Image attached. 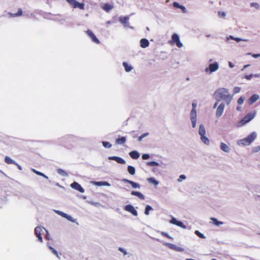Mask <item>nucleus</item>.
Listing matches in <instances>:
<instances>
[{
  "label": "nucleus",
  "mask_w": 260,
  "mask_h": 260,
  "mask_svg": "<svg viewBox=\"0 0 260 260\" xmlns=\"http://www.w3.org/2000/svg\"><path fill=\"white\" fill-rule=\"evenodd\" d=\"M195 234L201 238H202V239L205 238V236L204 235V234L200 233L199 231H196Z\"/></svg>",
  "instance_id": "38"
},
{
  "label": "nucleus",
  "mask_w": 260,
  "mask_h": 260,
  "mask_svg": "<svg viewBox=\"0 0 260 260\" xmlns=\"http://www.w3.org/2000/svg\"><path fill=\"white\" fill-rule=\"evenodd\" d=\"M113 7L112 5L109 4H105L104 5L103 7V10H104L107 12H109L111 10L113 9Z\"/></svg>",
  "instance_id": "19"
},
{
  "label": "nucleus",
  "mask_w": 260,
  "mask_h": 260,
  "mask_svg": "<svg viewBox=\"0 0 260 260\" xmlns=\"http://www.w3.org/2000/svg\"><path fill=\"white\" fill-rule=\"evenodd\" d=\"M201 138L202 141L206 144L209 145L210 143V141L208 137H206L205 135H203V136H201Z\"/></svg>",
  "instance_id": "30"
},
{
  "label": "nucleus",
  "mask_w": 260,
  "mask_h": 260,
  "mask_svg": "<svg viewBox=\"0 0 260 260\" xmlns=\"http://www.w3.org/2000/svg\"><path fill=\"white\" fill-rule=\"evenodd\" d=\"M142 158L143 159H147L149 158V155L148 154H143L142 156Z\"/></svg>",
  "instance_id": "44"
},
{
  "label": "nucleus",
  "mask_w": 260,
  "mask_h": 260,
  "mask_svg": "<svg viewBox=\"0 0 260 260\" xmlns=\"http://www.w3.org/2000/svg\"><path fill=\"white\" fill-rule=\"evenodd\" d=\"M172 44H176L178 48L182 47L183 45L180 41L179 37L177 34H173L172 36V40L170 41Z\"/></svg>",
  "instance_id": "2"
},
{
  "label": "nucleus",
  "mask_w": 260,
  "mask_h": 260,
  "mask_svg": "<svg viewBox=\"0 0 260 260\" xmlns=\"http://www.w3.org/2000/svg\"><path fill=\"white\" fill-rule=\"evenodd\" d=\"M32 171L35 173L37 175H39V176H43V177L46 178V179H48V177L45 175L44 174H43V173H41L39 171H38L35 169H32Z\"/></svg>",
  "instance_id": "31"
},
{
  "label": "nucleus",
  "mask_w": 260,
  "mask_h": 260,
  "mask_svg": "<svg viewBox=\"0 0 260 260\" xmlns=\"http://www.w3.org/2000/svg\"><path fill=\"white\" fill-rule=\"evenodd\" d=\"M14 165H16L18 169L19 170H22L21 167L19 165H18L17 162H15V164H14Z\"/></svg>",
  "instance_id": "54"
},
{
  "label": "nucleus",
  "mask_w": 260,
  "mask_h": 260,
  "mask_svg": "<svg viewBox=\"0 0 260 260\" xmlns=\"http://www.w3.org/2000/svg\"><path fill=\"white\" fill-rule=\"evenodd\" d=\"M259 95L257 94H253L252 95L250 99H249V103L250 104H252L255 102L258 99H259Z\"/></svg>",
  "instance_id": "16"
},
{
  "label": "nucleus",
  "mask_w": 260,
  "mask_h": 260,
  "mask_svg": "<svg viewBox=\"0 0 260 260\" xmlns=\"http://www.w3.org/2000/svg\"><path fill=\"white\" fill-rule=\"evenodd\" d=\"M210 219L213 221V224L217 226L223 224V222L218 221V220L215 217H211Z\"/></svg>",
  "instance_id": "24"
},
{
  "label": "nucleus",
  "mask_w": 260,
  "mask_h": 260,
  "mask_svg": "<svg viewBox=\"0 0 260 260\" xmlns=\"http://www.w3.org/2000/svg\"><path fill=\"white\" fill-rule=\"evenodd\" d=\"M158 165L159 164L158 162H157L156 161H149V162H147V165L148 166L154 167V166H158Z\"/></svg>",
  "instance_id": "35"
},
{
  "label": "nucleus",
  "mask_w": 260,
  "mask_h": 260,
  "mask_svg": "<svg viewBox=\"0 0 260 260\" xmlns=\"http://www.w3.org/2000/svg\"><path fill=\"white\" fill-rule=\"evenodd\" d=\"M259 55L258 54H253L252 56L254 57H257L258 56H259Z\"/></svg>",
  "instance_id": "61"
},
{
  "label": "nucleus",
  "mask_w": 260,
  "mask_h": 260,
  "mask_svg": "<svg viewBox=\"0 0 260 260\" xmlns=\"http://www.w3.org/2000/svg\"><path fill=\"white\" fill-rule=\"evenodd\" d=\"M191 121L192 122V125L193 127H195L196 126V122H197V118H191Z\"/></svg>",
  "instance_id": "41"
},
{
  "label": "nucleus",
  "mask_w": 260,
  "mask_h": 260,
  "mask_svg": "<svg viewBox=\"0 0 260 260\" xmlns=\"http://www.w3.org/2000/svg\"><path fill=\"white\" fill-rule=\"evenodd\" d=\"M124 210L132 213L134 216L138 215V212L137 210L132 205H127L124 207Z\"/></svg>",
  "instance_id": "8"
},
{
  "label": "nucleus",
  "mask_w": 260,
  "mask_h": 260,
  "mask_svg": "<svg viewBox=\"0 0 260 260\" xmlns=\"http://www.w3.org/2000/svg\"><path fill=\"white\" fill-rule=\"evenodd\" d=\"M122 181L125 183H128L130 184L134 188H140V185L136 182H135L133 181L128 180L127 179H123Z\"/></svg>",
  "instance_id": "11"
},
{
  "label": "nucleus",
  "mask_w": 260,
  "mask_h": 260,
  "mask_svg": "<svg viewBox=\"0 0 260 260\" xmlns=\"http://www.w3.org/2000/svg\"><path fill=\"white\" fill-rule=\"evenodd\" d=\"M71 187L72 188H74V189L79 191L81 193H83L84 192V189L78 182H74L72 183L71 184Z\"/></svg>",
  "instance_id": "9"
},
{
  "label": "nucleus",
  "mask_w": 260,
  "mask_h": 260,
  "mask_svg": "<svg viewBox=\"0 0 260 260\" xmlns=\"http://www.w3.org/2000/svg\"><path fill=\"white\" fill-rule=\"evenodd\" d=\"M186 178V176L184 175H181L179 176V178L178 179L179 181H181L182 180L185 179Z\"/></svg>",
  "instance_id": "48"
},
{
  "label": "nucleus",
  "mask_w": 260,
  "mask_h": 260,
  "mask_svg": "<svg viewBox=\"0 0 260 260\" xmlns=\"http://www.w3.org/2000/svg\"><path fill=\"white\" fill-rule=\"evenodd\" d=\"M214 95L218 101H219L220 100H223L226 102L228 105L230 104L232 100V97L229 94L228 89L224 88H221L216 90Z\"/></svg>",
  "instance_id": "1"
},
{
  "label": "nucleus",
  "mask_w": 260,
  "mask_h": 260,
  "mask_svg": "<svg viewBox=\"0 0 260 260\" xmlns=\"http://www.w3.org/2000/svg\"><path fill=\"white\" fill-rule=\"evenodd\" d=\"M127 171L128 173L132 175H134L136 172L135 168L131 166H128L127 167Z\"/></svg>",
  "instance_id": "27"
},
{
  "label": "nucleus",
  "mask_w": 260,
  "mask_h": 260,
  "mask_svg": "<svg viewBox=\"0 0 260 260\" xmlns=\"http://www.w3.org/2000/svg\"><path fill=\"white\" fill-rule=\"evenodd\" d=\"M255 116V113L250 112L247 114L240 121V123L243 125L251 120Z\"/></svg>",
  "instance_id": "4"
},
{
  "label": "nucleus",
  "mask_w": 260,
  "mask_h": 260,
  "mask_svg": "<svg viewBox=\"0 0 260 260\" xmlns=\"http://www.w3.org/2000/svg\"><path fill=\"white\" fill-rule=\"evenodd\" d=\"M126 142V138L124 137L118 138L116 140L115 143L116 144H124Z\"/></svg>",
  "instance_id": "18"
},
{
  "label": "nucleus",
  "mask_w": 260,
  "mask_h": 260,
  "mask_svg": "<svg viewBox=\"0 0 260 260\" xmlns=\"http://www.w3.org/2000/svg\"><path fill=\"white\" fill-rule=\"evenodd\" d=\"M252 77H253V75L250 74L248 75H246L245 78L247 80H250L252 78Z\"/></svg>",
  "instance_id": "51"
},
{
  "label": "nucleus",
  "mask_w": 260,
  "mask_h": 260,
  "mask_svg": "<svg viewBox=\"0 0 260 260\" xmlns=\"http://www.w3.org/2000/svg\"><path fill=\"white\" fill-rule=\"evenodd\" d=\"M5 161L7 164H15V161L9 156H6Z\"/></svg>",
  "instance_id": "28"
},
{
  "label": "nucleus",
  "mask_w": 260,
  "mask_h": 260,
  "mask_svg": "<svg viewBox=\"0 0 260 260\" xmlns=\"http://www.w3.org/2000/svg\"><path fill=\"white\" fill-rule=\"evenodd\" d=\"M250 6H251V7H254L256 8V9H258V8H259L258 4L257 3H252L250 4Z\"/></svg>",
  "instance_id": "47"
},
{
  "label": "nucleus",
  "mask_w": 260,
  "mask_h": 260,
  "mask_svg": "<svg viewBox=\"0 0 260 260\" xmlns=\"http://www.w3.org/2000/svg\"><path fill=\"white\" fill-rule=\"evenodd\" d=\"M192 108H194L196 109L197 107V104L196 103H192Z\"/></svg>",
  "instance_id": "57"
},
{
  "label": "nucleus",
  "mask_w": 260,
  "mask_h": 260,
  "mask_svg": "<svg viewBox=\"0 0 260 260\" xmlns=\"http://www.w3.org/2000/svg\"><path fill=\"white\" fill-rule=\"evenodd\" d=\"M218 15L220 17H224L225 16V13L223 12L219 11L218 12Z\"/></svg>",
  "instance_id": "49"
},
{
  "label": "nucleus",
  "mask_w": 260,
  "mask_h": 260,
  "mask_svg": "<svg viewBox=\"0 0 260 260\" xmlns=\"http://www.w3.org/2000/svg\"><path fill=\"white\" fill-rule=\"evenodd\" d=\"M129 18L127 16L125 17H121L119 18L120 22L124 24H126L128 23Z\"/></svg>",
  "instance_id": "25"
},
{
  "label": "nucleus",
  "mask_w": 260,
  "mask_h": 260,
  "mask_svg": "<svg viewBox=\"0 0 260 260\" xmlns=\"http://www.w3.org/2000/svg\"><path fill=\"white\" fill-rule=\"evenodd\" d=\"M218 101H217V102L215 103L214 107H213L214 108H215L217 107V106L218 105Z\"/></svg>",
  "instance_id": "60"
},
{
  "label": "nucleus",
  "mask_w": 260,
  "mask_h": 260,
  "mask_svg": "<svg viewBox=\"0 0 260 260\" xmlns=\"http://www.w3.org/2000/svg\"><path fill=\"white\" fill-rule=\"evenodd\" d=\"M251 142L249 141V140L248 139L247 137L245 138L240 141V143L241 145H249Z\"/></svg>",
  "instance_id": "20"
},
{
  "label": "nucleus",
  "mask_w": 260,
  "mask_h": 260,
  "mask_svg": "<svg viewBox=\"0 0 260 260\" xmlns=\"http://www.w3.org/2000/svg\"><path fill=\"white\" fill-rule=\"evenodd\" d=\"M240 91V88L239 87H236L234 89V92L235 93H238Z\"/></svg>",
  "instance_id": "46"
},
{
  "label": "nucleus",
  "mask_w": 260,
  "mask_h": 260,
  "mask_svg": "<svg viewBox=\"0 0 260 260\" xmlns=\"http://www.w3.org/2000/svg\"><path fill=\"white\" fill-rule=\"evenodd\" d=\"M109 159L113 160L116 161L117 163L120 164H125V161L122 158L118 156H110Z\"/></svg>",
  "instance_id": "12"
},
{
  "label": "nucleus",
  "mask_w": 260,
  "mask_h": 260,
  "mask_svg": "<svg viewBox=\"0 0 260 260\" xmlns=\"http://www.w3.org/2000/svg\"><path fill=\"white\" fill-rule=\"evenodd\" d=\"M178 220L174 217H173L170 220V223L176 225Z\"/></svg>",
  "instance_id": "43"
},
{
  "label": "nucleus",
  "mask_w": 260,
  "mask_h": 260,
  "mask_svg": "<svg viewBox=\"0 0 260 260\" xmlns=\"http://www.w3.org/2000/svg\"><path fill=\"white\" fill-rule=\"evenodd\" d=\"M224 105L223 104H221L219 105L216 112V115L217 117H219L222 115L224 111Z\"/></svg>",
  "instance_id": "10"
},
{
  "label": "nucleus",
  "mask_w": 260,
  "mask_h": 260,
  "mask_svg": "<svg viewBox=\"0 0 260 260\" xmlns=\"http://www.w3.org/2000/svg\"><path fill=\"white\" fill-rule=\"evenodd\" d=\"M43 230H45V229L39 226H37L35 229V234L40 242H43L42 233L43 232Z\"/></svg>",
  "instance_id": "5"
},
{
  "label": "nucleus",
  "mask_w": 260,
  "mask_h": 260,
  "mask_svg": "<svg viewBox=\"0 0 260 260\" xmlns=\"http://www.w3.org/2000/svg\"><path fill=\"white\" fill-rule=\"evenodd\" d=\"M199 133L201 135V136H203V135H205L206 130L204 126L202 124L200 125Z\"/></svg>",
  "instance_id": "22"
},
{
  "label": "nucleus",
  "mask_w": 260,
  "mask_h": 260,
  "mask_svg": "<svg viewBox=\"0 0 260 260\" xmlns=\"http://www.w3.org/2000/svg\"><path fill=\"white\" fill-rule=\"evenodd\" d=\"M180 7L181 8H179V9H181L184 13H185L186 12V8H185V7L181 5Z\"/></svg>",
  "instance_id": "52"
},
{
  "label": "nucleus",
  "mask_w": 260,
  "mask_h": 260,
  "mask_svg": "<svg viewBox=\"0 0 260 260\" xmlns=\"http://www.w3.org/2000/svg\"><path fill=\"white\" fill-rule=\"evenodd\" d=\"M102 144L104 147L107 148H109L112 146V145L109 142L106 141H103Z\"/></svg>",
  "instance_id": "36"
},
{
  "label": "nucleus",
  "mask_w": 260,
  "mask_h": 260,
  "mask_svg": "<svg viewBox=\"0 0 260 260\" xmlns=\"http://www.w3.org/2000/svg\"><path fill=\"white\" fill-rule=\"evenodd\" d=\"M176 225L178 226H180L181 228H182L183 229H185L186 228V225H184L183 222H182L181 221H177V224Z\"/></svg>",
  "instance_id": "39"
},
{
  "label": "nucleus",
  "mask_w": 260,
  "mask_h": 260,
  "mask_svg": "<svg viewBox=\"0 0 260 260\" xmlns=\"http://www.w3.org/2000/svg\"><path fill=\"white\" fill-rule=\"evenodd\" d=\"M123 66L125 71L127 72H130L132 70V67L126 62H123Z\"/></svg>",
  "instance_id": "26"
},
{
  "label": "nucleus",
  "mask_w": 260,
  "mask_h": 260,
  "mask_svg": "<svg viewBox=\"0 0 260 260\" xmlns=\"http://www.w3.org/2000/svg\"><path fill=\"white\" fill-rule=\"evenodd\" d=\"M237 110H238V111H240L241 110V107H237Z\"/></svg>",
  "instance_id": "62"
},
{
  "label": "nucleus",
  "mask_w": 260,
  "mask_h": 260,
  "mask_svg": "<svg viewBox=\"0 0 260 260\" xmlns=\"http://www.w3.org/2000/svg\"><path fill=\"white\" fill-rule=\"evenodd\" d=\"M22 14H23L22 10L21 8H19L18 9V12L16 13H10V12L9 13V15L12 17L20 16L22 15Z\"/></svg>",
  "instance_id": "17"
},
{
  "label": "nucleus",
  "mask_w": 260,
  "mask_h": 260,
  "mask_svg": "<svg viewBox=\"0 0 260 260\" xmlns=\"http://www.w3.org/2000/svg\"><path fill=\"white\" fill-rule=\"evenodd\" d=\"M260 149V147H255L254 148V149L253 150V151L254 152H257V151H258Z\"/></svg>",
  "instance_id": "56"
},
{
  "label": "nucleus",
  "mask_w": 260,
  "mask_h": 260,
  "mask_svg": "<svg viewBox=\"0 0 260 260\" xmlns=\"http://www.w3.org/2000/svg\"><path fill=\"white\" fill-rule=\"evenodd\" d=\"M229 66L231 68H233L234 67V65L232 64V62H229Z\"/></svg>",
  "instance_id": "59"
},
{
  "label": "nucleus",
  "mask_w": 260,
  "mask_h": 260,
  "mask_svg": "<svg viewBox=\"0 0 260 260\" xmlns=\"http://www.w3.org/2000/svg\"><path fill=\"white\" fill-rule=\"evenodd\" d=\"M244 101V98L241 96L238 100V103L239 105H241L243 103Z\"/></svg>",
  "instance_id": "42"
},
{
  "label": "nucleus",
  "mask_w": 260,
  "mask_h": 260,
  "mask_svg": "<svg viewBox=\"0 0 260 260\" xmlns=\"http://www.w3.org/2000/svg\"><path fill=\"white\" fill-rule=\"evenodd\" d=\"M173 6L175 8H181V5L177 2H174L173 4Z\"/></svg>",
  "instance_id": "45"
},
{
  "label": "nucleus",
  "mask_w": 260,
  "mask_h": 260,
  "mask_svg": "<svg viewBox=\"0 0 260 260\" xmlns=\"http://www.w3.org/2000/svg\"><path fill=\"white\" fill-rule=\"evenodd\" d=\"M131 194L133 195V196H136L141 200L145 199L144 196L140 192L137 191H132Z\"/></svg>",
  "instance_id": "15"
},
{
  "label": "nucleus",
  "mask_w": 260,
  "mask_h": 260,
  "mask_svg": "<svg viewBox=\"0 0 260 260\" xmlns=\"http://www.w3.org/2000/svg\"><path fill=\"white\" fill-rule=\"evenodd\" d=\"M129 155L133 159H138L140 157V154L137 151H132L129 153Z\"/></svg>",
  "instance_id": "13"
},
{
  "label": "nucleus",
  "mask_w": 260,
  "mask_h": 260,
  "mask_svg": "<svg viewBox=\"0 0 260 260\" xmlns=\"http://www.w3.org/2000/svg\"><path fill=\"white\" fill-rule=\"evenodd\" d=\"M149 45V41L146 39H142L140 41V46L142 48H145L148 47Z\"/></svg>",
  "instance_id": "14"
},
{
  "label": "nucleus",
  "mask_w": 260,
  "mask_h": 260,
  "mask_svg": "<svg viewBox=\"0 0 260 260\" xmlns=\"http://www.w3.org/2000/svg\"><path fill=\"white\" fill-rule=\"evenodd\" d=\"M48 247L51 250V251L57 256V257H59L58 256V253L57 252V251L55 249H54L52 247H51L50 245H49V243L48 242Z\"/></svg>",
  "instance_id": "33"
},
{
  "label": "nucleus",
  "mask_w": 260,
  "mask_h": 260,
  "mask_svg": "<svg viewBox=\"0 0 260 260\" xmlns=\"http://www.w3.org/2000/svg\"><path fill=\"white\" fill-rule=\"evenodd\" d=\"M148 135V133H144L143 135H142L141 136L138 137V141L140 142L142 141V139L146 136H147Z\"/></svg>",
  "instance_id": "40"
},
{
  "label": "nucleus",
  "mask_w": 260,
  "mask_h": 260,
  "mask_svg": "<svg viewBox=\"0 0 260 260\" xmlns=\"http://www.w3.org/2000/svg\"><path fill=\"white\" fill-rule=\"evenodd\" d=\"M151 210H152V208L149 205H147L145 210V214L146 215H148L149 214V211Z\"/></svg>",
  "instance_id": "34"
},
{
  "label": "nucleus",
  "mask_w": 260,
  "mask_h": 260,
  "mask_svg": "<svg viewBox=\"0 0 260 260\" xmlns=\"http://www.w3.org/2000/svg\"><path fill=\"white\" fill-rule=\"evenodd\" d=\"M67 1L74 8H78L80 10L84 9V3H80L76 0H67Z\"/></svg>",
  "instance_id": "3"
},
{
  "label": "nucleus",
  "mask_w": 260,
  "mask_h": 260,
  "mask_svg": "<svg viewBox=\"0 0 260 260\" xmlns=\"http://www.w3.org/2000/svg\"><path fill=\"white\" fill-rule=\"evenodd\" d=\"M101 183H102V182H98L96 183V184H99V185L101 184Z\"/></svg>",
  "instance_id": "63"
},
{
  "label": "nucleus",
  "mask_w": 260,
  "mask_h": 260,
  "mask_svg": "<svg viewBox=\"0 0 260 260\" xmlns=\"http://www.w3.org/2000/svg\"><path fill=\"white\" fill-rule=\"evenodd\" d=\"M46 231V232L47 233V234H46V239L48 240H49V233L48 232V231L47 230H45Z\"/></svg>",
  "instance_id": "53"
},
{
  "label": "nucleus",
  "mask_w": 260,
  "mask_h": 260,
  "mask_svg": "<svg viewBox=\"0 0 260 260\" xmlns=\"http://www.w3.org/2000/svg\"><path fill=\"white\" fill-rule=\"evenodd\" d=\"M66 218L68 219V220H69L70 221H72V217L70 215H68L67 217H66Z\"/></svg>",
  "instance_id": "55"
},
{
  "label": "nucleus",
  "mask_w": 260,
  "mask_h": 260,
  "mask_svg": "<svg viewBox=\"0 0 260 260\" xmlns=\"http://www.w3.org/2000/svg\"><path fill=\"white\" fill-rule=\"evenodd\" d=\"M118 250H119V251H120L121 252H123V254H124V255H125V254H127V252H126V250H124V249H123V248H121V247H119V248H118Z\"/></svg>",
  "instance_id": "50"
},
{
  "label": "nucleus",
  "mask_w": 260,
  "mask_h": 260,
  "mask_svg": "<svg viewBox=\"0 0 260 260\" xmlns=\"http://www.w3.org/2000/svg\"><path fill=\"white\" fill-rule=\"evenodd\" d=\"M136 137H137V136H133V138H136Z\"/></svg>",
  "instance_id": "64"
},
{
  "label": "nucleus",
  "mask_w": 260,
  "mask_h": 260,
  "mask_svg": "<svg viewBox=\"0 0 260 260\" xmlns=\"http://www.w3.org/2000/svg\"><path fill=\"white\" fill-rule=\"evenodd\" d=\"M197 118V112L196 110L194 108H192L191 112H190V118Z\"/></svg>",
  "instance_id": "32"
},
{
  "label": "nucleus",
  "mask_w": 260,
  "mask_h": 260,
  "mask_svg": "<svg viewBox=\"0 0 260 260\" xmlns=\"http://www.w3.org/2000/svg\"><path fill=\"white\" fill-rule=\"evenodd\" d=\"M147 181L149 183L153 184L154 185H157L158 184V181L156 180H155V178H154L153 177L148 178Z\"/></svg>",
  "instance_id": "29"
},
{
  "label": "nucleus",
  "mask_w": 260,
  "mask_h": 260,
  "mask_svg": "<svg viewBox=\"0 0 260 260\" xmlns=\"http://www.w3.org/2000/svg\"><path fill=\"white\" fill-rule=\"evenodd\" d=\"M219 68V66L217 62H215L213 63H211L208 68H206L205 71L208 72L210 71L211 73L214 72L217 70Z\"/></svg>",
  "instance_id": "7"
},
{
  "label": "nucleus",
  "mask_w": 260,
  "mask_h": 260,
  "mask_svg": "<svg viewBox=\"0 0 260 260\" xmlns=\"http://www.w3.org/2000/svg\"><path fill=\"white\" fill-rule=\"evenodd\" d=\"M247 137L248 139L249 140V141L252 143L255 139L256 137V134L255 132H252L250 134H249Z\"/></svg>",
  "instance_id": "21"
},
{
  "label": "nucleus",
  "mask_w": 260,
  "mask_h": 260,
  "mask_svg": "<svg viewBox=\"0 0 260 260\" xmlns=\"http://www.w3.org/2000/svg\"><path fill=\"white\" fill-rule=\"evenodd\" d=\"M161 234H162V235H164V236H166L167 237L170 238V237L169 236V235H168L167 234H166V233H164V232H162Z\"/></svg>",
  "instance_id": "58"
},
{
  "label": "nucleus",
  "mask_w": 260,
  "mask_h": 260,
  "mask_svg": "<svg viewBox=\"0 0 260 260\" xmlns=\"http://www.w3.org/2000/svg\"><path fill=\"white\" fill-rule=\"evenodd\" d=\"M86 34L90 38L92 41L94 43L99 44L100 43V41L96 37L94 34L92 32V31L89 29H88L86 31Z\"/></svg>",
  "instance_id": "6"
},
{
  "label": "nucleus",
  "mask_w": 260,
  "mask_h": 260,
  "mask_svg": "<svg viewBox=\"0 0 260 260\" xmlns=\"http://www.w3.org/2000/svg\"><path fill=\"white\" fill-rule=\"evenodd\" d=\"M55 212L56 213H57L58 215H60L62 217L66 218V217H67V216H68L67 214H66L62 211L57 210V211H55Z\"/></svg>",
  "instance_id": "37"
},
{
  "label": "nucleus",
  "mask_w": 260,
  "mask_h": 260,
  "mask_svg": "<svg viewBox=\"0 0 260 260\" xmlns=\"http://www.w3.org/2000/svg\"><path fill=\"white\" fill-rule=\"evenodd\" d=\"M221 149L226 152H228L230 151V148L226 144L224 143H221L220 144Z\"/></svg>",
  "instance_id": "23"
}]
</instances>
